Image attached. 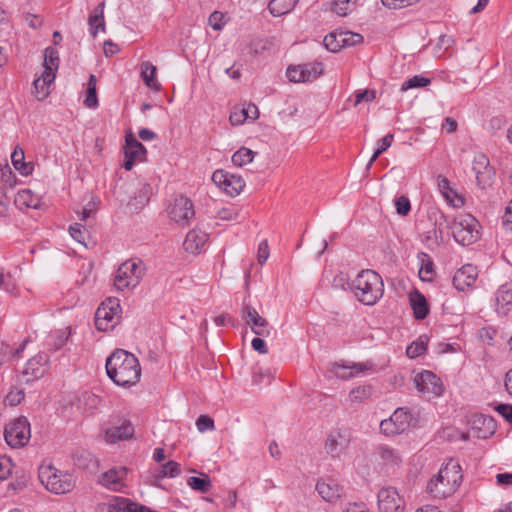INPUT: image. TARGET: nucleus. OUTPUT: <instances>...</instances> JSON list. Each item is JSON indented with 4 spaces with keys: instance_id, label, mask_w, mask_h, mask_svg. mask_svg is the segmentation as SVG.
Segmentation results:
<instances>
[{
    "instance_id": "obj_14",
    "label": "nucleus",
    "mask_w": 512,
    "mask_h": 512,
    "mask_svg": "<svg viewBox=\"0 0 512 512\" xmlns=\"http://www.w3.org/2000/svg\"><path fill=\"white\" fill-rule=\"evenodd\" d=\"M377 498L378 507L382 512H403L405 509V500L394 487L381 488Z\"/></svg>"
},
{
    "instance_id": "obj_19",
    "label": "nucleus",
    "mask_w": 512,
    "mask_h": 512,
    "mask_svg": "<svg viewBox=\"0 0 512 512\" xmlns=\"http://www.w3.org/2000/svg\"><path fill=\"white\" fill-rule=\"evenodd\" d=\"M494 309L500 316L512 312V281L502 284L494 294Z\"/></svg>"
},
{
    "instance_id": "obj_10",
    "label": "nucleus",
    "mask_w": 512,
    "mask_h": 512,
    "mask_svg": "<svg viewBox=\"0 0 512 512\" xmlns=\"http://www.w3.org/2000/svg\"><path fill=\"white\" fill-rule=\"evenodd\" d=\"M416 389L428 399L439 397L443 394L444 386L441 379L429 370H424L414 377Z\"/></svg>"
},
{
    "instance_id": "obj_30",
    "label": "nucleus",
    "mask_w": 512,
    "mask_h": 512,
    "mask_svg": "<svg viewBox=\"0 0 512 512\" xmlns=\"http://www.w3.org/2000/svg\"><path fill=\"white\" fill-rule=\"evenodd\" d=\"M409 300L415 318L424 319L429 313L428 304L424 295L418 290H415L410 294Z\"/></svg>"
},
{
    "instance_id": "obj_51",
    "label": "nucleus",
    "mask_w": 512,
    "mask_h": 512,
    "mask_svg": "<svg viewBox=\"0 0 512 512\" xmlns=\"http://www.w3.org/2000/svg\"><path fill=\"white\" fill-rule=\"evenodd\" d=\"M196 427L198 431L201 433L209 430H214V420L207 415H201L196 420Z\"/></svg>"
},
{
    "instance_id": "obj_28",
    "label": "nucleus",
    "mask_w": 512,
    "mask_h": 512,
    "mask_svg": "<svg viewBox=\"0 0 512 512\" xmlns=\"http://www.w3.org/2000/svg\"><path fill=\"white\" fill-rule=\"evenodd\" d=\"M55 80V75L48 73H42L33 82V94L39 101H43L50 94V86Z\"/></svg>"
},
{
    "instance_id": "obj_12",
    "label": "nucleus",
    "mask_w": 512,
    "mask_h": 512,
    "mask_svg": "<svg viewBox=\"0 0 512 512\" xmlns=\"http://www.w3.org/2000/svg\"><path fill=\"white\" fill-rule=\"evenodd\" d=\"M322 73V63L310 62L305 64L289 66L286 71V76L291 82L304 83L314 81Z\"/></svg>"
},
{
    "instance_id": "obj_35",
    "label": "nucleus",
    "mask_w": 512,
    "mask_h": 512,
    "mask_svg": "<svg viewBox=\"0 0 512 512\" xmlns=\"http://www.w3.org/2000/svg\"><path fill=\"white\" fill-rule=\"evenodd\" d=\"M156 67L149 61L141 64V77L144 83L151 89L159 90L160 84L156 81Z\"/></svg>"
},
{
    "instance_id": "obj_59",
    "label": "nucleus",
    "mask_w": 512,
    "mask_h": 512,
    "mask_svg": "<svg viewBox=\"0 0 512 512\" xmlns=\"http://www.w3.org/2000/svg\"><path fill=\"white\" fill-rule=\"evenodd\" d=\"M502 225L509 231H512V200L505 208V213L502 216Z\"/></svg>"
},
{
    "instance_id": "obj_25",
    "label": "nucleus",
    "mask_w": 512,
    "mask_h": 512,
    "mask_svg": "<svg viewBox=\"0 0 512 512\" xmlns=\"http://www.w3.org/2000/svg\"><path fill=\"white\" fill-rule=\"evenodd\" d=\"M375 455L385 467H396L402 463V455L400 451L388 445H378L375 448Z\"/></svg>"
},
{
    "instance_id": "obj_36",
    "label": "nucleus",
    "mask_w": 512,
    "mask_h": 512,
    "mask_svg": "<svg viewBox=\"0 0 512 512\" xmlns=\"http://www.w3.org/2000/svg\"><path fill=\"white\" fill-rule=\"evenodd\" d=\"M297 2L298 0H271L268 9L273 16L279 17L289 13Z\"/></svg>"
},
{
    "instance_id": "obj_54",
    "label": "nucleus",
    "mask_w": 512,
    "mask_h": 512,
    "mask_svg": "<svg viewBox=\"0 0 512 512\" xmlns=\"http://www.w3.org/2000/svg\"><path fill=\"white\" fill-rule=\"evenodd\" d=\"M70 235L73 239H75L77 242L84 244L85 241V231L83 229V226L79 223H75L74 225H71L69 228Z\"/></svg>"
},
{
    "instance_id": "obj_15",
    "label": "nucleus",
    "mask_w": 512,
    "mask_h": 512,
    "mask_svg": "<svg viewBox=\"0 0 512 512\" xmlns=\"http://www.w3.org/2000/svg\"><path fill=\"white\" fill-rule=\"evenodd\" d=\"M170 218L176 223L187 226L194 218L195 211L190 199L184 196L176 197L169 210Z\"/></svg>"
},
{
    "instance_id": "obj_7",
    "label": "nucleus",
    "mask_w": 512,
    "mask_h": 512,
    "mask_svg": "<svg viewBox=\"0 0 512 512\" xmlns=\"http://www.w3.org/2000/svg\"><path fill=\"white\" fill-rule=\"evenodd\" d=\"M351 443L350 432L346 429H332L327 433L324 450L333 459H344Z\"/></svg>"
},
{
    "instance_id": "obj_64",
    "label": "nucleus",
    "mask_w": 512,
    "mask_h": 512,
    "mask_svg": "<svg viewBox=\"0 0 512 512\" xmlns=\"http://www.w3.org/2000/svg\"><path fill=\"white\" fill-rule=\"evenodd\" d=\"M245 113L246 119L255 120L259 116L258 108L255 104H249L246 108L241 109Z\"/></svg>"
},
{
    "instance_id": "obj_60",
    "label": "nucleus",
    "mask_w": 512,
    "mask_h": 512,
    "mask_svg": "<svg viewBox=\"0 0 512 512\" xmlns=\"http://www.w3.org/2000/svg\"><path fill=\"white\" fill-rule=\"evenodd\" d=\"M229 173L223 170H217L212 174V181L221 189H223L225 182L228 181Z\"/></svg>"
},
{
    "instance_id": "obj_50",
    "label": "nucleus",
    "mask_w": 512,
    "mask_h": 512,
    "mask_svg": "<svg viewBox=\"0 0 512 512\" xmlns=\"http://www.w3.org/2000/svg\"><path fill=\"white\" fill-rule=\"evenodd\" d=\"M396 211L401 216H406L411 210V204L406 196H400L395 199Z\"/></svg>"
},
{
    "instance_id": "obj_61",
    "label": "nucleus",
    "mask_w": 512,
    "mask_h": 512,
    "mask_svg": "<svg viewBox=\"0 0 512 512\" xmlns=\"http://www.w3.org/2000/svg\"><path fill=\"white\" fill-rule=\"evenodd\" d=\"M223 17L224 16L221 12H218V11L213 12L208 19L209 25L214 30H220L223 26V23L221 22Z\"/></svg>"
},
{
    "instance_id": "obj_4",
    "label": "nucleus",
    "mask_w": 512,
    "mask_h": 512,
    "mask_svg": "<svg viewBox=\"0 0 512 512\" xmlns=\"http://www.w3.org/2000/svg\"><path fill=\"white\" fill-rule=\"evenodd\" d=\"M39 479L46 489L54 494H66L75 487V478L72 474L51 464L40 466Z\"/></svg>"
},
{
    "instance_id": "obj_29",
    "label": "nucleus",
    "mask_w": 512,
    "mask_h": 512,
    "mask_svg": "<svg viewBox=\"0 0 512 512\" xmlns=\"http://www.w3.org/2000/svg\"><path fill=\"white\" fill-rule=\"evenodd\" d=\"M104 9L105 2L99 3L88 18L90 33L93 37H95L99 31L105 30Z\"/></svg>"
},
{
    "instance_id": "obj_31",
    "label": "nucleus",
    "mask_w": 512,
    "mask_h": 512,
    "mask_svg": "<svg viewBox=\"0 0 512 512\" xmlns=\"http://www.w3.org/2000/svg\"><path fill=\"white\" fill-rule=\"evenodd\" d=\"M14 203L19 209H37L40 206V199L31 190L24 189L18 191L15 196Z\"/></svg>"
},
{
    "instance_id": "obj_37",
    "label": "nucleus",
    "mask_w": 512,
    "mask_h": 512,
    "mask_svg": "<svg viewBox=\"0 0 512 512\" xmlns=\"http://www.w3.org/2000/svg\"><path fill=\"white\" fill-rule=\"evenodd\" d=\"M59 66V54L58 51L52 47H48L45 49L44 53V71L43 73H48L50 75H55Z\"/></svg>"
},
{
    "instance_id": "obj_9",
    "label": "nucleus",
    "mask_w": 512,
    "mask_h": 512,
    "mask_svg": "<svg viewBox=\"0 0 512 512\" xmlns=\"http://www.w3.org/2000/svg\"><path fill=\"white\" fill-rule=\"evenodd\" d=\"M120 302L117 298H108L96 310L95 325L100 331L112 329L119 319Z\"/></svg>"
},
{
    "instance_id": "obj_27",
    "label": "nucleus",
    "mask_w": 512,
    "mask_h": 512,
    "mask_svg": "<svg viewBox=\"0 0 512 512\" xmlns=\"http://www.w3.org/2000/svg\"><path fill=\"white\" fill-rule=\"evenodd\" d=\"M207 240V233L200 229H193L187 233L183 246L187 252L195 254L204 247Z\"/></svg>"
},
{
    "instance_id": "obj_62",
    "label": "nucleus",
    "mask_w": 512,
    "mask_h": 512,
    "mask_svg": "<svg viewBox=\"0 0 512 512\" xmlns=\"http://www.w3.org/2000/svg\"><path fill=\"white\" fill-rule=\"evenodd\" d=\"M252 348L260 354H267L268 348L265 341L260 337H256L251 342Z\"/></svg>"
},
{
    "instance_id": "obj_38",
    "label": "nucleus",
    "mask_w": 512,
    "mask_h": 512,
    "mask_svg": "<svg viewBox=\"0 0 512 512\" xmlns=\"http://www.w3.org/2000/svg\"><path fill=\"white\" fill-rule=\"evenodd\" d=\"M201 476L202 477H189L187 480V485L195 491L206 493L211 489L212 483L210 477L207 474L201 473Z\"/></svg>"
},
{
    "instance_id": "obj_52",
    "label": "nucleus",
    "mask_w": 512,
    "mask_h": 512,
    "mask_svg": "<svg viewBox=\"0 0 512 512\" xmlns=\"http://www.w3.org/2000/svg\"><path fill=\"white\" fill-rule=\"evenodd\" d=\"M359 0H334V11L341 16L348 14L350 4H356Z\"/></svg>"
},
{
    "instance_id": "obj_32",
    "label": "nucleus",
    "mask_w": 512,
    "mask_h": 512,
    "mask_svg": "<svg viewBox=\"0 0 512 512\" xmlns=\"http://www.w3.org/2000/svg\"><path fill=\"white\" fill-rule=\"evenodd\" d=\"M45 357L42 355H37L29 359L25 365L23 370V375L31 376L32 379H38L45 373Z\"/></svg>"
},
{
    "instance_id": "obj_42",
    "label": "nucleus",
    "mask_w": 512,
    "mask_h": 512,
    "mask_svg": "<svg viewBox=\"0 0 512 512\" xmlns=\"http://www.w3.org/2000/svg\"><path fill=\"white\" fill-rule=\"evenodd\" d=\"M255 154L254 151L246 147H241L232 155V163L239 167L249 164L253 161Z\"/></svg>"
},
{
    "instance_id": "obj_56",
    "label": "nucleus",
    "mask_w": 512,
    "mask_h": 512,
    "mask_svg": "<svg viewBox=\"0 0 512 512\" xmlns=\"http://www.w3.org/2000/svg\"><path fill=\"white\" fill-rule=\"evenodd\" d=\"M418 0H381L382 4L388 8L400 9L412 5Z\"/></svg>"
},
{
    "instance_id": "obj_17",
    "label": "nucleus",
    "mask_w": 512,
    "mask_h": 512,
    "mask_svg": "<svg viewBox=\"0 0 512 512\" xmlns=\"http://www.w3.org/2000/svg\"><path fill=\"white\" fill-rule=\"evenodd\" d=\"M241 315L254 334L261 337H267L270 335L268 321L260 316L255 308L250 305H244L241 310Z\"/></svg>"
},
{
    "instance_id": "obj_49",
    "label": "nucleus",
    "mask_w": 512,
    "mask_h": 512,
    "mask_svg": "<svg viewBox=\"0 0 512 512\" xmlns=\"http://www.w3.org/2000/svg\"><path fill=\"white\" fill-rule=\"evenodd\" d=\"M24 397L25 393L22 389L12 388L6 395L5 401L11 406H16L21 403Z\"/></svg>"
},
{
    "instance_id": "obj_8",
    "label": "nucleus",
    "mask_w": 512,
    "mask_h": 512,
    "mask_svg": "<svg viewBox=\"0 0 512 512\" xmlns=\"http://www.w3.org/2000/svg\"><path fill=\"white\" fill-rule=\"evenodd\" d=\"M31 437L30 424L25 417L14 419L4 431L6 443L12 448L25 446Z\"/></svg>"
},
{
    "instance_id": "obj_24",
    "label": "nucleus",
    "mask_w": 512,
    "mask_h": 512,
    "mask_svg": "<svg viewBox=\"0 0 512 512\" xmlns=\"http://www.w3.org/2000/svg\"><path fill=\"white\" fill-rule=\"evenodd\" d=\"M373 367L371 362L351 363L349 365L335 364V375L341 379H350L365 374Z\"/></svg>"
},
{
    "instance_id": "obj_53",
    "label": "nucleus",
    "mask_w": 512,
    "mask_h": 512,
    "mask_svg": "<svg viewBox=\"0 0 512 512\" xmlns=\"http://www.w3.org/2000/svg\"><path fill=\"white\" fill-rule=\"evenodd\" d=\"M217 216L221 220L231 221L237 220L239 213L235 207H224L218 211Z\"/></svg>"
},
{
    "instance_id": "obj_43",
    "label": "nucleus",
    "mask_w": 512,
    "mask_h": 512,
    "mask_svg": "<svg viewBox=\"0 0 512 512\" xmlns=\"http://www.w3.org/2000/svg\"><path fill=\"white\" fill-rule=\"evenodd\" d=\"M372 396V387L370 385H363L354 388L350 392V400L355 403H361L368 400Z\"/></svg>"
},
{
    "instance_id": "obj_40",
    "label": "nucleus",
    "mask_w": 512,
    "mask_h": 512,
    "mask_svg": "<svg viewBox=\"0 0 512 512\" xmlns=\"http://www.w3.org/2000/svg\"><path fill=\"white\" fill-rule=\"evenodd\" d=\"M428 338L425 335L420 336L416 341L412 342L406 349V355L409 358H416L425 353L427 349Z\"/></svg>"
},
{
    "instance_id": "obj_3",
    "label": "nucleus",
    "mask_w": 512,
    "mask_h": 512,
    "mask_svg": "<svg viewBox=\"0 0 512 512\" xmlns=\"http://www.w3.org/2000/svg\"><path fill=\"white\" fill-rule=\"evenodd\" d=\"M352 288L357 299L365 305H374L383 296L384 284L374 270H362L354 279Z\"/></svg>"
},
{
    "instance_id": "obj_63",
    "label": "nucleus",
    "mask_w": 512,
    "mask_h": 512,
    "mask_svg": "<svg viewBox=\"0 0 512 512\" xmlns=\"http://www.w3.org/2000/svg\"><path fill=\"white\" fill-rule=\"evenodd\" d=\"M11 472V464L8 459L0 460V481L5 480Z\"/></svg>"
},
{
    "instance_id": "obj_55",
    "label": "nucleus",
    "mask_w": 512,
    "mask_h": 512,
    "mask_svg": "<svg viewBox=\"0 0 512 512\" xmlns=\"http://www.w3.org/2000/svg\"><path fill=\"white\" fill-rule=\"evenodd\" d=\"M269 258V247L267 240H262L258 246L257 260L260 265H263Z\"/></svg>"
},
{
    "instance_id": "obj_6",
    "label": "nucleus",
    "mask_w": 512,
    "mask_h": 512,
    "mask_svg": "<svg viewBox=\"0 0 512 512\" xmlns=\"http://www.w3.org/2000/svg\"><path fill=\"white\" fill-rule=\"evenodd\" d=\"M479 222L470 214L455 218L451 223V232L456 242L470 245L478 239Z\"/></svg>"
},
{
    "instance_id": "obj_23",
    "label": "nucleus",
    "mask_w": 512,
    "mask_h": 512,
    "mask_svg": "<svg viewBox=\"0 0 512 512\" xmlns=\"http://www.w3.org/2000/svg\"><path fill=\"white\" fill-rule=\"evenodd\" d=\"M316 491L327 502L338 501L343 494V488L332 479H321L316 484Z\"/></svg>"
},
{
    "instance_id": "obj_44",
    "label": "nucleus",
    "mask_w": 512,
    "mask_h": 512,
    "mask_svg": "<svg viewBox=\"0 0 512 512\" xmlns=\"http://www.w3.org/2000/svg\"><path fill=\"white\" fill-rule=\"evenodd\" d=\"M393 138V134H387L378 141V147L369 160V166H371L377 160V158L391 146Z\"/></svg>"
},
{
    "instance_id": "obj_20",
    "label": "nucleus",
    "mask_w": 512,
    "mask_h": 512,
    "mask_svg": "<svg viewBox=\"0 0 512 512\" xmlns=\"http://www.w3.org/2000/svg\"><path fill=\"white\" fill-rule=\"evenodd\" d=\"M146 148L139 142L133 135L126 137V144L124 147L125 160L123 167L126 170H131L136 160H142L145 157Z\"/></svg>"
},
{
    "instance_id": "obj_1",
    "label": "nucleus",
    "mask_w": 512,
    "mask_h": 512,
    "mask_svg": "<svg viewBox=\"0 0 512 512\" xmlns=\"http://www.w3.org/2000/svg\"><path fill=\"white\" fill-rule=\"evenodd\" d=\"M108 377L118 386L135 385L141 376L138 359L130 352L117 349L106 360Z\"/></svg>"
},
{
    "instance_id": "obj_13",
    "label": "nucleus",
    "mask_w": 512,
    "mask_h": 512,
    "mask_svg": "<svg viewBox=\"0 0 512 512\" xmlns=\"http://www.w3.org/2000/svg\"><path fill=\"white\" fill-rule=\"evenodd\" d=\"M412 420L411 414L404 408H397L389 419L380 423V430L387 436H395L406 431Z\"/></svg>"
},
{
    "instance_id": "obj_45",
    "label": "nucleus",
    "mask_w": 512,
    "mask_h": 512,
    "mask_svg": "<svg viewBox=\"0 0 512 512\" xmlns=\"http://www.w3.org/2000/svg\"><path fill=\"white\" fill-rule=\"evenodd\" d=\"M430 84V79L421 75H415L410 79L406 80L402 86V91H407L412 88L425 87Z\"/></svg>"
},
{
    "instance_id": "obj_48",
    "label": "nucleus",
    "mask_w": 512,
    "mask_h": 512,
    "mask_svg": "<svg viewBox=\"0 0 512 512\" xmlns=\"http://www.w3.org/2000/svg\"><path fill=\"white\" fill-rule=\"evenodd\" d=\"M180 473V464L175 461H168L166 464L162 466L161 474L163 477L174 478L180 475Z\"/></svg>"
},
{
    "instance_id": "obj_41",
    "label": "nucleus",
    "mask_w": 512,
    "mask_h": 512,
    "mask_svg": "<svg viewBox=\"0 0 512 512\" xmlns=\"http://www.w3.org/2000/svg\"><path fill=\"white\" fill-rule=\"evenodd\" d=\"M342 35L340 31H334L324 37L323 43L327 50L336 53L343 48Z\"/></svg>"
},
{
    "instance_id": "obj_5",
    "label": "nucleus",
    "mask_w": 512,
    "mask_h": 512,
    "mask_svg": "<svg viewBox=\"0 0 512 512\" xmlns=\"http://www.w3.org/2000/svg\"><path fill=\"white\" fill-rule=\"evenodd\" d=\"M144 273L145 266L142 260L129 259L119 266L114 278V286L119 291L135 288L140 283Z\"/></svg>"
},
{
    "instance_id": "obj_21",
    "label": "nucleus",
    "mask_w": 512,
    "mask_h": 512,
    "mask_svg": "<svg viewBox=\"0 0 512 512\" xmlns=\"http://www.w3.org/2000/svg\"><path fill=\"white\" fill-rule=\"evenodd\" d=\"M127 472L126 467L111 468L100 476L99 483L107 489L121 492L125 487Z\"/></svg>"
},
{
    "instance_id": "obj_46",
    "label": "nucleus",
    "mask_w": 512,
    "mask_h": 512,
    "mask_svg": "<svg viewBox=\"0 0 512 512\" xmlns=\"http://www.w3.org/2000/svg\"><path fill=\"white\" fill-rule=\"evenodd\" d=\"M0 288L13 294L17 291L18 285L15 278L10 273L5 274L0 271Z\"/></svg>"
},
{
    "instance_id": "obj_34",
    "label": "nucleus",
    "mask_w": 512,
    "mask_h": 512,
    "mask_svg": "<svg viewBox=\"0 0 512 512\" xmlns=\"http://www.w3.org/2000/svg\"><path fill=\"white\" fill-rule=\"evenodd\" d=\"M96 86L97 78L94 74H91L87 82L86 95L84 99V105L89 109H96L99 105Z\"/></svg>"
},
{
    "instance_id": "obj_2",
    "label": "nucleus",
    "mask_w": 512,
    "mask_h": 512,
    "mask_svg": "<svg viewBox=\"0 0 512 512\" xmlns=\"http://www.w3.org/2000/svg\"><path fill=\"white\" fill-rule=\"evenodd\" d=\"M462 477L461 466L457 461L450 459L442 465L438 474L429 481L427 485L428 492L435 498H446L457 490Z\"/></svg>"
},
{
    "instance_id": "obj_39",
    "label": "nucleus",
    "mask_w": 512,
    "mask_h": 512,
    "mask_svg": "<svg viewBox=\"0 0 512 512\" xmlns=\"http://www.w3.org/2000/svg\"><path fill=\"white\" fill-rule=\"evenodd\" d=\"M223 190L230 196L238 195L245 187V182L240 176L228 175Z\"/></svg>"
},
{
    "instance_id": "obj_57",
    "label": "nucleus",
    "mask_w": 512,
    "mask_h": 512,
    "mask_svg": "<svg viewBox=\"0 0 512 512\" xmlns=\"http://www.w3.org/2000/svg\"><path fill=\"white\" fill-rule=\"evenodd\" d=\"M376 92L374 90H364L359 91L355 96V105H358L359 103L366 101L370 102L375 99Z\"/></svg>"
},
{
    "instance_id": "obj_47",
    "label": "nucleus",
    "mask_w": 512,
    "mask_h": 512,
    "mask_svg": "<svg viewBox=\"0 0 512 512\" xmlns=\"http://www.w3.org/2000/svg\"><path fill=\"white\" fill-rule=\"evenodd\" d=\"M342 35L343 48L351 47L363 41V36L352 31H340Z\"/></svg>"
},
{
    "instance_id": "obj_16",
    "label": "nucleus",
    "mask_w": 512,
    "mask_h": 512,
    "mask_svg": "<svg viewBox=\"0 0 512 512\" xmlns=\"http://www.w3.org/2000/svg\"><path fill=\"white\" fill-rule=\"evenodd\" d=\"M472 169L475 173L477 185L484 189L491 185L494 170L490 166L488 157L483 153H476L473 158Z\"/></svg>"
},
{
    "instance_id": "obj_22",
    "label": "nucleus",
    "mask_w": 512,
    "mask_h": 512,
    "mask_svg": "<svg viewBox=\"0 0 512 512\" xmlns=\"http://www.w3.org/2000/svg\"><path fill=\"white\" fill-rule=\"evenodd\" d=\"M478 277V271L476 266L472 264H466L458 269L453 277L454 287L458 291H465L472 287Z\"/></svg>"
},
{
    "instance_id": "obj_26",
    "label": "nucleus",
    "mask_w": 512,
    "mask_h": 512,
    "mask_svg": "<svg viewBox=\"0 0 512 512\" xmlns=\"http://www.w3.org/2000/svg\"><path fill=\"white\" fill-rule=\"evenodd\" d=\"M437 184L441 195L450 205L455 208H460L464 205V198L456 192L448 178L444 176H438Z\"/></svg>"
},
{
    "instance_id": "obj_11",
    "label": "nucleus",
    "mask_w": 512,
    "mask_h": 512,
    "mask_svg": "<svg viewBox=\"0 0 512 512\" xmlns=\"http://www.w3.org/2000/svg\"><path fill=\"white\" fill-rule=\"evenodd\" d=\"M134 427L132 423L124 418H114L104 429V439L108 444H115L132 438Z\"/></svg>"
},
{
    "instance_id": "obj_33",
    "label": "nucleus",
    "mask_w": 512,
    "mask_h": 512,
    "mask_svg": "<svg viewBox=\"0 0 512 512\" xmlns=\"http://www.w3.org/2000/svg\"><path fill=\"white\" fill-rule=\"evenodd\" d=\"M11 161L16 170L22 175H29L32 173L33 167L30 163L25 162L24 151L20 146H16L11 154Z\"/></svg>"
},
{
    "instance_id": "obj_18",
    "label": "nucleus",
    "mask_w": 512,
    "mask_h": 512,
    "mask_svg": "<svg viewBox=\"0 0 512 512\" xmlns=\"http://www.w3.org/2000/svg\"><path fill=\"white\" fill-rule=\"evenodd\" d=\"M429 219L434 222V228L427 232V239L436 245H440L445 241L444 228L451 230V223L446 215L438 209H431L429 211Z\"/></svg>"
},
{
    "instance_id": "obj_58",
    "label": "nucleus",
    "mask_w": 512,
    "mask_h": 512,
    "mask_svg": "<svg viewBox=\"0 0 512 512\" xmlns=\"http://www.w3.org/2000/svg\"><path fill=\"white\" fill-rule=\"evenodd\" d=\"M495 411L498 412L505 420L512 423V405L498 404L495 406Z\"/></svg>"
}]
</instances>
